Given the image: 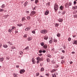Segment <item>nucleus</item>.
Masks as SVG:
<instances>
[{"label": "nucleus", "instance_id": "35", "mask_svg": "<svg viewBox=\"0 0 77 77\" xmlns=\"http://www.w3.org/2000/svg\"><path fill=\"white\" fill-rule=\"evenodd\" d=\"M3 11H4V9L0 8V12H3Z\"/></svg>", "mask_w": 77, "mask_h": 77}, {"label": "nucleus", "instance_id": "46", "mask_svg": "<svg viewBox=\"0 0 77 77\" xmlns=\"http://www.w3.org/2000/svg\"><path fill=\"white\" fill-rule=\"evenodd\" d=\"M74 18H77V15H74Z\"/></svg>", "mask_w": 77, "mask_h": 77}, {"label": "nucleus", "instance_id": "32", "mask_svg": "<svg viewBox=\"0 0 77 77\" xmlns=\"http://www.w3.org/2000/svg\"><path fill=\"white\" fill-rule=\"evenodd\" d=\"M39 73H37L36 74V75L37 76H39Z\"/></svg>", "mask_w": 77, "mask_h": 77}, {"label": "nucleus", "instance_id": "45", "mask_svg": "<svg viewBox=\"0 0 77 77\" xmlns=\"http://www.w3.org/2000/svg\"><path fill=\"white\" fill-rule=\"evenodd\" d=\"M77 12V10H76L75 12H73V14H76Z\"/></svg>", "mask_w": 77, "mask_h": 77}, {"label": "nucleus", "instance_id": "20", "mask_svg": "<svg viewBox=\"0 0 77 77\" xmlns=\"http://www.w3.org/2000/svg\"><path fill=\"white\" fill-rule=\"evenodd\" d=\"M13 31V30L11 29H10L8 30V32H10V33H11V32H12Z\"/></svg>", "mask_w": 77, "mask_h": 77}, {"label": "nucleus", "instance_id": "19", "mask_svg": "<svg viewBox=\"0 0 77 77\" xmlns=\"http://www.w3.org/2000/svg\"><path fill=\"white\" fill-rule=\"evenodd\" d=\"M43 47L44 48H47V45L46 44L45 45L43 46Z\"/></svg>", "mask_w": 77, "mask_h": 77}, {"label": "nucleus", "instance_id": "3", "mask_svg": "<svg viewBox=\"0 0 77 77\" xmlns=\"http://www.w3.org/2000/svg\"><path fill=\"white\" fill-rule=\"evenodd\" d=\"M36 14V12L33 11L31 12V14H30V16H33L34 15Z\"/></svg>", "mask_w": 77, "mask_h": 77}, {"label": "nucleus", "instance_id": "33", "mask_svg": "<svg viewBox=\"0 0 77 77\" xmlns=\"http://www.w3.org/2000/svg\"><path fill=\"white\" fill-rule=\"evenodd\" d=\"M29 48V46H27L26 48H25V49L26 50H28Z\"/></svg>", "mask_w": 77, "mask_h": 77}, {"label": "nucleus", "instance_id": "23", "mask_svg": "<svg viewBox=\"0 0 77 77\" xmlns=\"http://www.w3.org/2000/svg\"><path fill=\"white\" fill-rule=\"evenodd\" d=\"M5 4H3L1 6V8L2 9H3L4 8H5Z\"/></svg>", "mask_w": 77, "mask_h": 77}, {"label": "nucleus", "instance_id": "30", "mask_svg": "<svg viewBox=\"0 0 77 77\" xmlns=\"http://www.w3.org/2000/svg\"><path fill=\"white\" fill-rule=\"evenodd\" d=\"M41 44L42 45V46H43L44 45V43L43 42H42L41 43Z\"/></svg>", "mask_w": 77, "mask_h": 77}, {"label": "nucleus", "instance_id": "55", "mask_svg": "<svg viewBox=\"0 0 77 77\" xmlns=\"http://www.w3.org/2000/svg\"><path fill=\"white\" fill-rule=\"evenodd\" d=\"M72 63H73V62H72V61H71L70 62V64L71 65V64H72Z\"/></svg>", "mask_w": 77, "mask_h": 77}, {"label": "nucleus", "instance_id": "50", "mask_svg": "<svg viewBox=\"0 0 77 77\" xmlns=\"http://www.w3.org/2000/svg\"><path fill=\"white\" fill-rule=\"evenodd\" d=\"M64 58V57L63 56H62L61 57V59H63Z\"/></svg>", "mask_w": 77, "mask_h": 77}, {"label": "nucleus", "instance_id": "8", "mask_svg": "<svg viewBox=\"0 0 77 77\" xmlns=\"http://www.w3.org/2000/svg\"><path fill=\"white\" fill-rule=\"evenodd\" d=\"M49 10H47L46 11L45 13V15H47L49 14Z\"/></svg>", "mask_w": 77, "mask_h": 77}, {"label": "nucleus", "instance_id": "43", "mask_svg": "<svg viewBox=\"0 0 77 77\" xmlns=\"http://www.w3.org/2000/svg\"><path fill=\"white\" fill-rule=\"evenodd\" d=\"M27 20H29L30 18V17L29 16L27 17Z\"/></svg>", "mask_w": 77, "mask_h": 77}, {"label": "nucleus", "instance_id": "44", "mask_svg": "<svg viewBox=\"0 0 77 77\" xmlns=\"http://www.w3.org/2000/svg\"><path fill=\"white\" fill-rule=\"evenodd\" d=\"M39 53H42V51L41 50H40L39 51Z\"/></svg>", "mask_w": 77, "mask_h": 77}, {"label": "nucleus", "instance_id": "40", "mask_svg": "<svg viewBox=\"0 0 77 77\" xmlns=\"http://www.w3.org/2000/svg\"><path fill=\"white\" fill-rule=\"evenodd\" d=\"M47 60L48 62H50V59H49V58H48L47 59Z\"/></svg>", "mask_w": 77, "mask_h": 77}, {"label": "nucleus", "instance_id": "4", "mask_svg": "<svg viewBox=\"0 0 77 77\" xmlns=\"http://www.w3.org/2000/svg\"><path fill=\"white\" fill-rule=\"evenodd\" d=\"M28 3V2H26L24 4H23V5H22V7L23 8H25V7H26V6H27V4Z\"/></svg>", "mask_w": 77, "mask_h": 77}, {"label": "nucleus", "instance_id": "37", "mask_svg": "<svg viewBox=\"0 0 77 77\" xmlns=\"http://www.w3.org/2000/svg\"><path fill=\"white\" fill-rule=\"evenodd\" d=\"M55 67H56V68H58V67H59V65L56 64L55 65Z\"/></svg>", "mask_w": 77, "mask_h": 77}, {"label": "nucleus", "instance_id": "34", "mask_svg": "<svg viewBox=\"0 0 77 77\" xmlns=\"http://www.w3.org/2000/svg\"><path fill=\"white\" fill-rule=\"evenodd\" d=\"M65 63V61L64 60H62L61 61V63L63 64V63Z\"/></svg>", "mask_w": 77, "mask_h": 77}, {"label": "nucleus", "instance_id": "9", "mask_svg": "<svg viewBox=\"0 0 77 77\" xmlns=\"http://www.w3.org/2000/svg\"><path fill=\"white\" fill-rule=\"evenodd\" d=\"M32 60L33 64H35V63H36V61H35V59L33 58L32 59Z\"/></svg>", "mask_w": 77, "mask_h": 77}, {"label": "nucleus", "instance_id": "60", "mask_svg": "<svg viewBox=\"0 0 77 77\" xmlns=\"http://www.w3.org/2000/svg\"><path fill=\"white\" fill-rule=\"evenodd\" d=\"M65 14V12L64 11L63 13H62V14L63 15H64V14Z\"/></svg>", "mask_w": 77, "mask_h": 77}, {"label": "nucleus", "instance_id": "47", "mask_svg": "<svg viewBox=\"0 0 77 77\" xmlns=\"http://www.w3.org/2000/svg\"><path fill=\"white\" fill-rule=\"evenodd\" d=\"M71 5H72V3L71 2H69V6H71Z\"/></svg>", "mask_w": 77, "mask_h": 77}, {"label": "nucleus", "instance_id": "29", "mask_svg": "<svg viewBox=\"0 0 77 77\" xmlns=\"http://www.w3.org/2000/svg\"><path fill=\"white\" fill-rule=\"evenodd\" d=\"M7 43H8V44H10V45H12V43L11 42H7Z\"/></svg>", "mask_w": 77, "mask_h": 77}, {"label": "nucleus", "instance_id": "58", "mask_svg": "<svg viewBox=\"0 0 77 77\" xmlns=\"http://www.w3.org/2000/svg\"><path fill=\"white\" fill-rule=\"evenodd\" d=\"M35 10H36V7H35L33 8V10L35 11Z\"/></svg>", "mask_w": 77, "mask_h": 77}, {"label": "nucleus", "instance_id": "24", "mask_svg": "<svg viewBox=\"0 0 77 77\" xmlns=\"http://www.w3.org/2000/svg\"><path fill=\"white\" fill-rule=\"evenodd\" d=\"M27 35L25 34L23 35V38H27Z\"/></svg>", "mask_w": 77, "mask_h": 77}, {"label": "nucleus", "instance_id": "11", "mask_svg": "<svg viewBox=\"0 0 77 77\" xmlns=\"http://www.w3.org/2000/svg\"><path fill=\"white\" fill-rule=\"evenodd\" d=\"M48 38V37L47 36H44V39H45V40H47Z\"/></svg>", "mask_w": 77, "mask_h": 77}, {"label": "nucleus", "instance_id": "31", "mask_svg": "<svg viewBox=\"0 0 77 77\" xmlns=\"http://www.w3.org/2000/svg\"><path fill=\"white\" fill-rule=\"evenodd\" d=\"M11 28H12L11 29L13 30V29H15V26H12L11 27Z\"/></svg>", "mask_w": 77, "mask_h": 77}, {"label": "nucleus", "instance_id": "54", "mask_svg": "<svg viewBox=\"0 0 77 77\" xmlns=\"http://www.w3.org/2000/svg\"><path fill=\"white\" fill-rule=\"evenodd\" d=\"M43 53H45L46 52V51L45 50H44L42 51Z\"/></svg>", "mask_w": 77, "mask_h": 77}, {"label": "nucleus", "instance_id": "12", "mask_svg": "<svg viewBox=\"0 0 77 77\" xmlns=\"http://www.w3.org/2000/svg\"><path fill=\"white\" fill-rule=\"evenodd\" d=\"M8 45H7L6 44H4L3 45V47L4 48H8Z\"/></svg>", "mask_w": 77, "mask_h": 77}, {"label": "nucleus", "instance_id": "42", "mask_svg": "<svg viewBox=\"0 0 77 77\" xmlns=\"http://www.w3.org/2000/svg\"><path fill=\"white\" fill-rule=\"evenodd\" d=\"M54 42H57V41L56 39H54Z\"/></svg>", "mask_w": 77, "mask_h": 77}, {"label": "nucleus", "instance_id": "41", "mask_svg": "<svg viewBox=\"0 0 77 77\" xmlns=\"http://www.w3.org/2000/svg\"><path fill=\"white\" fill-rule=\"evenodd\" d=\"M19 54H23V51H20L19 52Z\"/></svg>", "mask_w": 77, "mask_h": 77}, {"label": "nucleus", "instance_id": "62", "mask_svg": "<svg viewBox=\"0 0 77 77\" xmlns=\"http://www.w3.org/2000/svg\"><path fill=\"white\" fill-rule=\"evenodd\" d=\"M14 77H18L17 76V75H15V76H14Z\"/></svg>", "mask_w": 77, "mask_h": 77}, {"label": "nucleus", "instance_id": "16", "mask_svg": "<svg viewBox=\"0 0 77 77\" xmlns=\"http://www.w3.org/2000/svg\"><path fill=\"white\" fill-rule=\"evenodd\" d=\"M77 6H75V7H72V9L73 10H74L75 9H77Z\"/></svg>", "mask_w": 77, "mask_h": 77}, {"label": "nucleus", "instance_id": "6", "mask_svg": "<svg viewBox=\"0 0 77 77\" xmlns=\"http://www.w3.org/2000/svg\"><path fill=\"white\" fill-rule=\"evenodd\" d=\"M25 72V70L24 69H22L20 70V74H23Z\"/></svg>", "mask_w": 77, "mask_h": 77}, {"label": "nucleus", "instance_id": "63", "mask_svg": "<svg viewBox=\"0 0 77 77\" xmlns=\"http://www.w3.org/2000/svg\"><path fill=\"white\" fill-rule=\"evenodd\" d=\"M72 53L73 54H74L75 53V52H72Z\"/></svg>", "mask_w": 77, "mask_h": 77}, {"label": "nucleus", "instance_id": "5", "mask_svg": "<svg viewBox=\"0 0 77 77\" xmlns=\"http://www.w3.org/2000/svg\"><path fill=\"white\" fill-rule=\"evenodd\" d=\"M36 60H37L39 61L40 62L42 60V58H40L39 57H37L36 58Z\"/></svg>", "mask_w": 77, "mask_h": 77}, {"label": "nucleus", "instance_id": "59", "mask_svg": "<svg viewBox=\"0 0 77 77\" xmlns=\"http://www.w3.org/2000/svg\"><path fill=\"white\" fill-rule=\"evenodd\" d=\"M62 53H65V51L64 50H63L62 51Z\"/></svg>", "mask_w": 77, "mask_h": 77}, {"label": "nucleus", "instance_id": "13", "mask_svg": "<svg viewBox=\"0 0 77 77\" xmlns=\"http://www.w3.org/2000/svg\"><path fill=\"white\" fill-rule=\"evenodd\" d=\"M32 39V37H29L28 38V40L29 41H30Z\"/></svg>", "mask_w": 77, "mask_h": 77}, {"label": "nucleus", "instance_id": "10", "mask_svg": "<svg viewBox=\"0 0 77 77\" xmlns=\"http://www.w3.org/2000/svg\"><path fill=\"white\" fill-rule=\"evenodd\" d=\"M30 27H27L25 29L26 31H28V30H30Z\"/></svg>", "mask_w": 77, "mask_h": 77}, {"label": "nucleus", "instance_id": "53", "mask_svg": "<svg viewBox=\"0 0 77 77\" xmlns=\"http://www.w3.org/2000/svg\"><path fill=\"white\" fill-rule=\"evenodd\" d=\"M32 33L35 34V31H32Z\"/></svg>", "mask_w": 77, "mask_h": 77}, {"label": "nucleus", "instance_id": "1", "mask_svg": "<svg viewBox=\"0 0 77 77\" xmlns=\"http://www.w3.org/2000/svg\"><path fill=\"white\" fill-rule=\"evenodd\" d=\"M54 8L55 10V11L56 12L58 10V5L57 4H55Z\"/></svg>", "mask_w": 77, "mask_h": 77}, {"label": "nucleus", "instance_id": "7", "mask_svg": "<svg viewBox=\"0 0 77 77\" xmlns=\"http://www.w3.org/2000/svg\"><path fill=\"white\" fill-rule=\"evenodd\" d=\"M56 74H57V75L58 74H57V72L54 73V74H52V77H56Z\"/></svg>", "mask_w": 77, "mask_h": 77}, {"label": "nucleus", "instance_id": "36", "mask_svg": "<svg viewBox=\"0 0 77 77\" xmlns=\"http://www.w3.org/2000/svg\"><path fill=\"white\" fill-rule=\"evenodd\" d=\"M68 40L69 41H71V38L70 37H69L68 38Z\"/></svg>", "mask_w": 77, "mask_h": 77}, {"label": "nucleus", "instance_id": "57", "mask_svg": "<svg viewBox=\"0 0 77 77\" xmlns=\"http://www.w3.org/2000/svg\"><path fill=\"white\" fill-rule=\"evenodd\" d=\"M2 44H0V48L2 47Z\"/></svg>", "mask_w": 77, "mask_h": 77}, {"label": "nucleus", "instance_id": "18", "mask_svg": "<svg viewBox=\"0 0 77 77\" xmlns=\"http://www.w3.org/2000/svg\"><path fill=\"white\" fill-rule=\"evenodd\" d=\"M22 25L23 24L21 23H18L17 24V26H19V27H21V26H22Z\"/></svg>", "mask_w": 77, "mask_h": 77}, {"label": "nucleus", "instance_id": "21", "mask_svg": "<svg viewBox=\"0 0 77 77\" xmlns=\"http://www.w3.org/2000/svg\"><path fill=\"white\" fill-rule=\"evenodd\" d=\"M44 71V68L43 67H42L40 70V71Z\"/></svg>", "mask_w": 77, "mask_h": 77}, {"label": "nucleus", "instance_id": "39", "mask_svg": "<svg viewBox=\"0 0 77 77\" xmlns=\"http://www.w3.org/2000/svg\"><path fill=\"white\" fill-rule=\"evenodd\" d=\"M49 44H51V43L53 42L52 41L50 40V41H49Z\"/></svg>", "mask_w": 77, "mask_h": 77}, {"label": "nucleus", "instance_id": "56", "mask_svg": "<svg viewBox=\"0 0 77 77\" xmlns=\"http://www.w3.org/2000/svg\"><path fill=\"white\" fill-rule=\"evenodd\" d=\"M26 12L27 13V14H29V11H26Z\"/></svg>", "mask_w": 77, "mask_h": 77}, {"label": "nucleus", "instance_id": "48", "mask_svg": "<svg viewBox=\"0 0 77 77\" xmlns=\"http://www.w3.org/2000/svg\"><path fill=\"white\" fill-rule=\"evenodd\" d=\"M55 26L56 27H57L58 26H59V25L57 24V23H56V24L55 25Z\"/></svg>", "mask_w": 77, "mask_h": 77}, {"label": "nucleus", "instance_id": "64", "mask_svg": "<svg viewBox=\"0 0 77 77\" xmlns=\"http://www.w3.org/2000/svg\"><path fill=\"white\" fill-rule=\"evenodd\" d=\"M46 75H47V76H48V75H49V74H46Z\"/></svg>", "mask_w": 77, "mask_h": 77}, {"label": "nucleus", "instance_id": "49", "mask_svg": "<svg viewBox=\"0 0 77 77\" xmlns=\"http://www.w3.org/2000/svg\"><path fill=\"white\" fill-rule=\"evenodd\" d=\"M16 68H18L19 67H20V66H19V65H17L16 66Z\"/></svg>", "mask_w": 77, "mask_h": 77}, {"label": "nucleus", "instance_id": "28", "mask_svg": "<svg viewBox=\"0 0 77 77\" xmlns=\"http://www.w3.org/2000/svg\"><path fill=\"white\" fill-rule=\"evenodd\" d=\"M25 20V17H23L22 20V21H24V20Z\"/></svg>", "mask_w": 77, "mask_h": 77}, {"label": "nucleus", "instance_id": "2", "mask_svg": "<svg viewBox=\"0 0 77 77\" xmlns=\"http://www.w3.org/2000/svg\"><path fill=\"white\" fill-rule=\"evenodd\" d=\"M40 33L43 34H46V33H47V30L45 29H42L41 30Z\"/></svg>", "mask_w": 77, "mask_h": 77}, {"label": "nucleus", "instance_id": "52", "mask_svg": "<svg viewBox=\"0 0 77 77\" xmlns=\"http://www.w3.org/2000/svg\"><path fill=\"white\" fill-rule=\"evenodd\" d=\"M36 63L37 64H38V63H39V61L37 60Z\"/></svg>", "mask_w": 77, "mask_h": 77}, {"label": "nucleus", "instance_id": "14", "mask_svg": "<svg viewBox=\"0 0 77 77\" xmlns=\"http://www.w3.org/2000/svg\"><path fill=\"white\" fill-rule=\"evenodd\" d=\"M58 21L59 22H60V23H61L63 21V19H59L58 20Z\"/></svg>", "mask_w": 77, "mask_h": 77}, {"label": "nucleus", "instance_id": "17", "mask_svg": "<svg viewBox=\"0 0 77 77\" xmlns=\"http://www.w3.org/2000/svg\"><path fill=\"white\" fill-rule=\"evenodd\" d=\"M74 43L73 44H75L76 45H77V40L74 41Z\"/></svg>", "mask_w": 77, "mask_h": 77}, {"label": "nucleus", "instance_id": "22", "mask_svg": "<svg viewBox=\"0 0 77 77\" xmlns=\"http://www.w3.org/2000/svg\"><path fill=\"white\" fill-rule=\"evenodd\" d=\"M4 60L3 59V58H0V61L1 62H3Z\"/></svg>", "mask_w": 77, "mask_h": 77}, {"label": "nucleus", "instance_id": "15", "mask_svg": "<svg viewBox=\"0 0 77 77\" xmlns=\"http://www.w3.org/2000/svg\"><path fill=\"white\" fill-rule=\"evenodd\" d=\"M65 7L66 8H69V6H68V3H66L65 5Z\"/></svg>", "mask_w": 77, "mask_h": 77}, {"label": "nucleus", "instance_id": "25", "mask_svg": "<svg viewBox=\"0 0 77 77\" xmlns=\"http://www.w3.org/2000/svg\"><path fill=\"white\" fill-rule=\"evenodd\" d=\"M38 2L39 1L38 0H35V4H37Z\"/></svg>", "mask_w": 77, "mask_h": 77}, {"label": "nucleus", "instance_id": "26", "mask_svg": "<svg viewBox=\"0 0 77 77\" xmlns=\"http://www.w3.org/2000/svg\"><path fill=\"white\" fill-rule=\"evenodd\" d=\"M57 36H58V37H60V34L59 33H58L57 34Z\"/></svg>", "mask_w": 77, "mask_h": 77}, {"label": "nucleus", "instance_id": "61", "mask_svg": "<svg viewBox=\"0 0 77 77\" xmlns=\"http://www.w3.org/2000/svg\"><path fill=\"white\" fill-rule=\"evenodd\" d=\"M76 3H77V2L76 1H74V4H75Z\"/></svg>", "mask_w": 77, "mask_h": 77}, {"label": "nucleus", "instance_id": "27", "mask_svg": "<svg viewBox=\"0 0 77 77\" xmlns=\"http://www.w3.org/2000/svg\"><path fill=\"white\" fill-rule=\"evenodd\" d=\"M63 6H60V9H61V10H63Z\"/></svg>", "mask_w": 77, "mask_h": 77}, {"label": "nucleus", "instance_id": "51", "mask_svg": "<svg viewBox=\"0 0 77 77\" xmlns=\"http://www.w3.org/2000/svg\"><path fill=\"white\" fill-rule=\"evenodd\" d=\"M52 63H56V62H55V61H52Z\"/></svg>", "mask_w": 77, "mask_h": 77}, {"label": "nucleus", "instance_id": "38", "mask_svg": "<svg viewBox=\"0 0 77 77\" xmlns=\"http://www.w3.org/2000/svg\"><path fill=\"white\" fill-rule=\"evenodd\" d=\"M50 2H48V3H47V5H48V6H50Z\"/></svg>", "mask_w": 77, "mask_h": 77}]
</instances>
